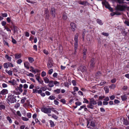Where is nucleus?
<instances>
[{
	"label": "nucleus",
	"mask_w": 129,
	"mask_h": 129,
	"mask_svg": "<svg viewBox=\"0 0 129 129\" xmlns=\"http://www.w3.org/2000/svg\"><path fill=\"white\" fill-rule=\"evenodd\" d=\"M49 84L48 85V86L50 87H52L54 86V85L53 84V81H50L49 82Z\"/></svg>",
	"instance_id": "18"
},
{
	"label": "nucleus",
	"mask_w": 129,
	"mask_h": 129,
	"mask_svg": "<svg viewBox=\"0 0 129 129\" xmlns=\"http://www.w3.org/2000/svg\"><path fill=\"white\" fill-rule=\"evenodd\" d=\"M53 72V70L51 69L49 70L48 71V73L49 75H51Z\"/></svg>",
	"instance_id": "50"
},
{
	"label": "nucleus",
	"mask_w": 129,
	"mask_h": 129,
	"mask_svg": "<svg viewBox=\"0 0 129 129\" xmlns=\"http://www.w3.org/2000/svg\"><path fill=\"white\" fill-rule=\"evenodd\" d=\"M23 87V85L22 84H19V86L17 87L18 90L21 93L23 91V90L22 89Z\"/></svg>",
	"instance_id": "15"
},
{
	"label": "nucleus",
	"mask_w": 129,
	"mask_h": 129,
	"mask_svg": "<svg viewBox=\"0 0 129 129\" xmlns=\"http://www.w3.org/2000/svg\"><path fill=\"white\" fill-rule=\"evenodd\" d=\"M21 118L23 120L25 121H27L29 120L28 118L24 117H21Z\"/></svg>",
	"instance_id": "42"
},
{
	"label": "nucleus",
	"mask_w": 129,
	"mask_h": 129,
	"mask_svg": "<svg viewBox=\"0 0 129 129\" xmlns=\"http://www.w3.org/2000/svg\"><path fill=\"white\" fill-rule=\"evenodd\" d=\"M8 91L6 89H4L1 91V93L2 95H5L8 93Z\"/></svg>",
	"instance_id": "14"
},
{
	"label": "nucleus",
	"mask_w": 129,
	"mask_h": 129,
	"mask_svg": "<svg viewBox=\"0 0 129 129\" xmlns=\"http://www.w3.org/2000/svg\"><path fill=\"white\" fill-rule=\"evenodd\" d=\"M20 80L21 83H26V81L25 79H20Z\"/></svg>",
	"instance_id": "47"
},
{
	"label": "nucleus",
	"mask_w": 129,
	"mask_h": 129,
	"mask_svg": "<svg viewBox=\"0 0 129 129\" xmlns=\"http://www.w3.org/2000/svg\"><path fill=\"white\" fill-rule=\"evenodd\" d=\"M74 92H75L76 91H78L79 90V89L77 87L75 86L74 87Z\"/></svg>",
	"instance_id": "56"
},
{
	"label": "nucleus",
	"mask_w": 129,
	"mask_h": 129,
	"mask_svg": "<svg viewBox=\"0 0 129 129\" xmlns=\"http://www.w3.org/2000/svg\"><path fill=\"white\" fill-rule=\"evenodd\" d=\"M16 97H8L7 99L10 102L13 103L16 101Z\"/></svg>",
	"instance_id": "8"
},
{
	"label": "nucleus",
	"mask_w": 129,
	"mask_h": 129,
	"mask_svg": "<svg viewBox=\"0 0 129 129\" xmlns=\"http://www.w3.org/2000/svg\"><path fill=\"white\" fill-rule=\"evenodd\" d=\"M75 104L77 106H80L81 104V103L80 102H75Z\"/></svg>",
	"instance_id": "55"
},
{
	"label": "nucleus",
	"mask_w": 129,
	"mask_h": 129,
	"mask_svg": "<svg viewBox=\"0 0 129 129\" xmlns=\"http://www.w3.org/2000/svg\"><path fill=\"white\" fill-rule=\"evenodd\" d=\"M22 62V60L21 59H19L17 60V64H20Z\"/></svg>",
	"instance_id": "43"
},
{
	"label": "nucleus",
	"mask_w": 129,
	"mask_h": 129,
	"mask_svg": "<svg viewBox=\"0 0 129 129\" xmlns=\"http://www.w3.org/2000/svg\"><path fill=\"white\" fill-rule=\"evenodd\" d=\"M2 15L3 17H7L8 14L6 13H3Z\"/></svg>",
	"instance_id": "62"
},
{
	"label": "nucleus",
	"mask_w": 129,
	"mask_h": 129,
	"mask_svg": "<svg viewBox=\"0 0 129 129\" xmlns=\"http://www.w3.org/2000/svg\"><path fill=\"white\" fill-rule=\"evenodd\" d=\"M78 33H76L74 37V40L75 42H77L78 41Z\"/></svg>",
	"instance_id": "28"
},
{
	"label": "nucleus",
	"mask_w": 129,
	"mask_h": 129,
	"mask_svg": "<svg viewBox=\"0 0 129 129\" xmlns=\"http://www.w3.org/2000/svg\"><path fill=\"white\" fill-rule=\"evenodd\" d=\"M84 101L83 102L84 103H86V104H88L89 103V101L88 100L84 98Z\"/></svg>",
	"instance_id": "38"
},
{
	"label": "nucleus",
	"mask_w": 129,
	"mask_h": 129,
	"mask_svg": "<svg viewBox=\"0 0 129 129\" xmlns=\"http://www.w3.org/2000/svg\"><path fill=\"white\" fill-rule=\"evenodd\" d=\"M60 102L63 104L66 103V101L64 99H61L60 100Z\"/></svg>",
	"instance_id": "58"
},
{
	"label": "nucleus",
	"mask_w": 129,
	"mask_h": 129,
	"mask_svg": "<svg viewBox=\"0 0 129 129\" xmlns=\"http://www.w3.org/2000/svg\"><path fill=\"white\" fill-rule=\"evenodd\" d=\"M87 50H84V52L83 53V59H85L86 58V52Z\"/></svg>",
	"instance_id": "27"
},
{
	"label": "nucleus",
	"mask_w": 129,
	"mask_h": 129,
	"mask_svg": "<svg viewBox=\"0 0 129 129\" xmlns=\"http://www.w3.org/2000/svg\"><path fill=\"white\" fill-rule=\"evenodd\" d=\"M78 70H80L82 72H85L86 71V67L84 66H80L78 69Z\"/></svg>",
	"instance_id": "5"
},
{
	"label": "nucleus",
	"mask_w": 129,
	"mask_h": 129,
	"mask_svg": "<svg viewBox=\"0 0 129 129\" xmlns=\"http://www.w3.org/2000/svg\"><path fill=\"white\" fill-rule=\"evenodd\" d=\"M23 88L24 89L27 88L28 87V85L27 84H24L23 86Z\"/></svg>",
	"instance_id": "57"
},
{
	"label": "nucleus",
	"mask_w": 129,
	"mask_h": 129,
	"mask_svg": "<svg viewBox=\"0 0 129 129\" xmlns=\"http://www.w3.org/2000/svg\"><path fill=\"white\" fill-rule=\"evenodd\" d=\"M16 114L18 116H19L20 117H21V114L19 111H17L16 112Z\"/></svg>",
	"instance_id": "41"
},
{
	"label": "nucleus",
	"mask_w": 129,
	"mask_h": 129,
	"mask_svg": "<svg viewBox=\"0 0 129 129\" xmlns=\"http://www.w3.org/2000/svg\"><path fill=\"white\" fill-rule=\"evenodd\" d=\"M55 97L53 95H51L50 96L49 98L48 99H50L51 100H54L55 98Z\"/></svg>",
	"instance_id": "34"
},
{
	"label": "nucleus",
	"mask_w": 129,
	"mask_h": 129,
	"mask_svg": "<svg viewBox=\"0 0 129 129\" xmlns=\"http://www.w3.org/2000/svg\"><path fill=\"white\" fill-rule=\"evenodd\" d=\"M54 92L55 93H59L60 92V89H56L54 90Z\"/></svg>",
	"instance_id": "33"
},
{
	"label": "nucleus",
	"mask_w": 129,
	"mask_h": 129,
	"mask_svg": "<svg viewBox=\"0 0 129 129\" xmlns=\"http://www.w3.org/2000/svg\"><path fill=\"white\" fill-rule=\"evenodd\" d=\"M27 116L29 118H30L31 116V114L30 113H27L26 114Z\"/></svg>",
	"instance_id": "39"
},
{
	"label": "nucleus",
	"mask_w": 129,
	"mask_h": 129,
	"mask_svg": "<svg viewBox=\"0 0 129 129\" xmlns=\"http://www.w3.org/2000/svg\"><path fill=\"white\" fill-rule=\"evenodd\" d=\"M67 18V16L65 13H63V15L62 18L63 20H66Z\"/></svg>",
	"instance_id": "32"
},
{
	"label": "nucleus",
	"mask_w": 129,
	"mask_h": 129,
	"mask_svg": "<svg viewBox=\"0 0 129 129\" xmlns=\"http://www.w3.org/2000/svg\"><path fill=\"white\" fill-rule=\"evenodd\" d=\"M5 57L9 61H11V57L6 54L5 56Z\"/></svg>",
	"instance_id": "20"
},
{
	"label": "nucleus",
	"mask_w": 129,
	"mask_h": 129,
	"mask_svg": "<svg viewBox=\"0 0 129 129\" xmlns=\"http://www.w3.org/2000/svg\"><path fill=\"white\" fill-rule=\"evenodd\" d=\"M46 75V73L44 71H43L42 72L41 76L42 77H44Z\"/></svg>",
	"instance_id": "52"
},
{
	"label": "nucleus",
	"mask_w": 129,
	"mask_h": 129,
	"mask_svg": "<svg viewBox=\"0 0 129 129\" xmlns=\"http://www.w3.org/2000/svg\"><path fill=\"white\" fill-rule=\"evenodd\" d=\"M104 90L106 93H108L109 91V89L107 87H105L104 88Z\"/></svg>",
	"instance_id": "45"
},
{
	"label": "nucleus",
	"mask_w": 129,
	"mask_h": 129,
	"mask_svg": "<svg viewBox=\"0 0 129 129\" xmlns=\"http://www.w3.org/2000/svg\"><path fill=\"white\" fill-rule=\"evenodd\" d=\"M15 94H16L15 91H13L12 92H11V93L10 94H9L8 97H16V96H15Z\"/></svg>",
	"instance_id": "16"
},
{
	"label": "nucleus",
	"mask_w": 129,
	"mask_h": 129,
	"mask_svg": "<svg viewBox=\"0 0 129 129\" xmlns=\"http://www.w3.org/2000/svg\"><path fill=\"white\" fill-rule=\"evenodd\" d=\"M15 58L16 59H18L20 58L21 56V53H16L15 55Z\"/></svg>",
	"instance_id": "12"
},
{
	"label": "nucleus",
	"mask_w": 129,
	"mask_h": 129,
	"mask_svg": "<svg viewBox=\"0 0 129 129\" xmlns=\"http://www.w3.org/2000/svg\"><path fill=\"white\" fill-rule=\"evenodd\" d=\"M78 41H77V42H75L74 43V49H75L76 50H77V47H78Z\"/></svg>",
	"instance_id": "37"
},
{
	"label": "nucleus",
	"mask_w": 129,
	"mask_h": 129,
	"mask_svg": "<svg viewBox=\"0 0 129 129\" xmlns=\"http://www.w3.org/2000/svg\"><path fill=\"white\" fill-rule=\"evenodd\" d=\"M43 79L46 83H48L49 82V80L47 77H45L43 78Z\"/></svg>",
	"instance_id": "19"
},
{
	"label": "nucleus",
	"mask_w": 129,
	"mask_h": 129,
	"mask_svg": "<svg viewBox=\"0 0 129 129\" xmlns=\"http://www.w3.org/2000/svg\"><path fill=\"white\" fill-rule=\"evenodd\" d=\"M123 123L124 124L126 125H128L129 124V122L126 120H124L123 122Z\"/></svg>",
	"instance_id": "46"
},
{
	"label": "nucleus",
	"mask_w": 129,
	"mask_h": 129,
	"mask_svg": "<svg viewBox=\"0 0 129 129\" xmlns=\"http://www.w3.org/2000/svg\"><path fill=\"white\" fill-rule=\"evenodd\" d=\"M96 21L100 25H102L103 24V23L102 22V21L101 20L99 19H97L96 20Z\"/></svg>",
	"instance_id": "21"
},
{
	"label": "nucleus",
	"mask_w": 129,
	"mask_h": 129,
	"mask_svg": "<svg viewBox=\"0 0 129 129\" xmlns=\"http://www.w3.org/2000/svg\"><path fill=\"white\" fill-rule=\"evenodd\" d=\"M89 104L87 105V107L88 108L93 109L94 108V105L97 104V102L93 98L89 99Z\"/></svg>",
	"instance_id": "1"
},
{
	"label": "nucleus",
	"mask_w": 129,
	"mask_h": 129,
	"mask_svg": "<svg viewBox=\"0 0 129 129\" xmlns=\"http://www.w3.org/2000/svg\"><path fill=\"white\" fill-rule=\"evenodd\" d=\"M28 60L30 63H32L34 61V58L32 57H29L28 58Z\"/></svg>",
	"instance_id": "26"
},
{
	"label": "nucleus",
	"mask_w": 129,
	"mask_h": 129,
	"mask_svg": "<svg viewBox=\"0 0 129 129\" xmlns=\"http://www.w3.org/2000/svg\"><path fill=\"white\" fill-rule=\"evenodd\" d=\"M26 99V98L25 97H23L22 98V99L21 100V102L22 104H23L24 102L25 101Z\"/></svg>",
	"instance_id": "35"
},
{
	"label": "nucleus",
	"mask_w": 129,
	"mask_h": 129,
	"mask_svg": "<svg viewBox=\"0 0 129 129\" xmlns=\"http://www.w3.org/2000/svg\"><path fill=\"white\" fill-rule=\"evenodd\" d=\"M14 28V33H15L17 31V27L16 26H13Z\"/></svg>",
	"instance_id": "61"
},
{
	"label": "nucleus",
	"mask_w": 129,
	"mask_h": 129,
	"mask_svg": "<svg viewBox=\"0 0 129 129\" xmlns=\"http://www.w3.org/2000/svg\"><path fill=\"white\" fill-rule=\"evenodd\" d=\"M64 85L66 87L68 88L69 87V85L68 83L67 82H65L64 83Z\"/></svg>",
	"instance_id": "48"
},
{
	"label": "nucleus",
	"mask_w": 129,
	"mask_h": 129,
	"mask_svg": "<svg viewBox=\"0 0 129 129\" xmlns=\"http://www.w3.org/2000/svg\"><path fill=\"white\" fill-rule=\"evenodd\" d=\"M4 28L5 29H6L7 31H10V32H11V30L9 28L8 26H5Z\"/></svg>",
	"instance_id": "44"
},
{
	"label": "nucleus",
	"mask_w": 129,
	"mask_h": 129,
	"mask_svg": "<svg viewBox=\"0 0 129 129\" xmlns=\"http://www.w3.org/2000/svg\"><path fill=\"white\" fill-rule=\"evenodd\" d=\"M70 25L71 28L72 29L73 31H74L76 29V24L74 23L71 22Z\"/></svg>",
	"instance_id": "9"
},
{
	"label": "nucleus",
	"mask_w": 129,
	"mask_h": 129,
	"mask_svg": "<svg viewBox=\"0 0 129 129\" xmlns=\"http://www.w3.org/2000/svg\"><path fill=\"white\" fill-rule=\"evenodd\" d=\"M3 43L4 45H6L8 47H9V44L6 41H5L4 40L3 41Z\"/></svg>",
	"instance_id": "51"
},
{
	"label": "nucleus",
	"mask_w": 129,
	"mask_h": 129,
	"mask_svg": "<svg viewBox=\"0 0 129 129\" xmlns=\"http://www.w3.org/2000/svg\"><path fill=\"white\" fill-rule=\"evenodd\" d=\"M52 107L47 108L46 107H43L41 109V111L45 113L48 114L51 113Z\"/></svg>",
	"instance_id": "2"
},
{
	"label": "nucleus",
	"mask_w": 129,
	"mask_h": 129,
	"mask_svg": "<svg viewBox=\"0 0 129 129\" xmlns=\"http://www.w3.org/2000/svg\"><path fill=\"white\" fill-rule=\"evenodd\" d=\"M121 99L122 101H125L127 99L126 96V95H124L121 96Z\"/></svg>",
	"instance_id": "25"
},
{
	"label": "nucleus",
	"mask_w": 129,
	"mask_h": 129,
	"mask_svg": "<svg viewBox=\"0 0 129 129\" xmlns=\"http://www.w3.org/2000/svg\"><path fill=\"white\" fill-rule=\"evenodd\" d=\"M95 124L94 121L90 120L88 121L87 126L88 128H91L92 127H94Z\"/></svg>",
	"instance_id": "3"
},
{
	"label": "nucleus",
	"mask_w": 129,
	"mask_h": 129,
	"mask_svg": "<svg viewBox=\"0 0 129 129\" xmlns=\"http://www.w3.org/2000/svg\"><path fill=\"white\" fill-rule=\"evenodd\" d=\"M105 5L106 7L107 8H108L110 11L111 12L113 11V9L110 7V6L108 4L107 2H106L105 3Z\"/></svg>",
	"instance_id": "17"
},
{
	"label": "nucleus",
	"mask_w": 129,
	"mask_h": 129,
	"mask_svg": "<svg viewBox=\"0 0 129 129\" xmlns=\"http://www.w3.org/2000/svg\"><path fill=\"white\" fill-rule=\"evenodd\" d=\"M106 83V82H105L104 81H102L101 82V83H100V85H102L104 84H105Z\"/></svg>",
	"instance_id": "64"
},
{
	"label": "nucleus",
	"mask_w": 129,
	"mask_h": 129,
	"mask_svg": "<svg viewBox=\"0 0 129 129\" xmlns=\"http://www.w3.org/2000/svg\"><path fill=\"white\" fill-rule=\"evenodd\" d=\"M117 8L118 10L120 11H122L125 10L126 8V7L124 5H117Z\"/></svg>",
	"instance_id": "6"
},
{
	"label": "nucleus",
	"mask_w": 129,
	"mask_h": 129,
	"mask_svg": "<svg viewBox=\"0 0 129 129\" xmlns=\"http://www.w3.org/2000/svg\"><path fill=\"white\" fill-rule=\"evenodd\" d=\"M35 76L36 77V79L38 81V82L42 85H43V81L41 79H40V76H37V75H35Z\"/></svg>",
	"instance_id": "10"
},
{
	"label": "nucleus",
	"mask_w": 129,
	"mask_h": 129,
	"mask_svg": "<svg viewBox=\"0 0 129 129\" xmlns=\"http://www.w3.org/2000/svg\"><path fill=\"white\" fill-rule=\"evenodd\" d=\"M47 65L49 68H51L53 66V61L51 58H49Z\"/></svg>",
	"instance_id": "4"
},
{
	"label": "nucleus",
	"mask_w": 129,
	"mask_h": 129,
	"mask_svg": "<svg viewBox=\"0 0 129 129\" xmlns=\"http://www.w3.org/2000/svg\"><path fill=\"white\" fill-rule=\"evenodd\" d=\"M8 82L10 83H11L12 85H14L15 84V81L14 80H13V81L10 80L8 81Z\"/></svg>",
	"instance_id": "30"
},
{
	"label": "nucleus",
	"mask_w": 129,
	"mask_h": 129,
	"mask_svg": "<svg viewBox=\"0 0 129 129\" xmlns=\"http://www.w3.org/2000/svg\"><path fill=\"white\" fill-rule=\"evenodd\" d=\"M53 84L56 85L57 86H58L59 84V82L57 81H55L54 82H53Z\"/></svg>",
	"instance_id": "49"
},
{
	"label": "nucleus",
	"mask_w": 129,
	"mask_h": 129,
	"mask_svg": "<svg viewBox=\"0 0 129 129\" xmlns=\"http://www.w3.org/2000/svg\"><path fill=\"white\" fill-rule=\"evenodd\" d=\"M52 118H54L55 119H57L58 118V117L56 116V115L53 114L52 116Z\"/></svg>",
	"instance_id": "54"
},
{
	"label": "nucleus",
	"mask_w": 129,
	"mask_h": 129,
	"mask_svg": "<svg viewBox=\"0 0 129 129\" xmlns=\"http://www.w3.org/2000/svg\"><path fill=\"white\" fill-rule=\"evenodd\" d=\"M90 67L91 68H93L94 67L95 62V59L94 58H92L90 61Z\"/></svg>",
	"instance_id": "7"
},
{
	"label": "nucleus",
	"mask_w": 129,
	"mask_h": 129,
	"mask_svg": "<svg viewBox=\"0 0 129 129\" xmlns=\"http://www.w3.org/2000/svg\"><path fill=\"white\" fill-rule=\"evenodd\" d=\"M12 43L15 44H16L17 43V41H16L13 38H12Z\"/></svg>",
	"instance_id": "60"
},
{
	"label": "nucleus",
	"mask_w": 129,
	"mask_h": 129,
	"mask_svg": "<svg viewBox=\"0 0 129 129\" xmlns=\"http://www.w3.org/2000/svg\"><path fill=\"white\" fill-rule=\"evenodd\" d=\"M43 52L46 54L47 55L48 54V52L46 49H45L43 50Z\"/></svg>",
	"instance_id": "63"
},
{
	"label": "nucleus",
	"mask_w": 129,
	"mask_h": 129,
	"mask_svg": "<svg viewBox=\"0 0 129 129\" xmlns=\"http://www.w3.org/2000/svg\"><path fill=\"white\" fill-rule=\"evenodd\" d=\"M7 120L9 121L10 123H11L12 122V121L11 118L9 116H8L6 117Z\"/></svg>",
	"instance_id": "24"
},
{
	"label": "nucleus",
	"mask_w": 129,
	"mask_h": 129,
	"mask_svg": "<svg viewBox=\"0 0 129 129\" xmlns=\"http://www.w3.org/2000/svg\"><path fill=\"white\" fill-rule=\"evenodd\" d=\"M51 111L57 115H58L59 114V113L58 112V111L56 110L53 107H52Z\"/></svg>",
	"instance_id": "29"
},
{
	"label": "nucleus",
	"mask_w": 129,
	"mask_h": 129,
	"mask_svg": "<svg viewBox=\"0 0 129 129\" xmlns=\"http://www.w3.org/2000/svg\"><path fill=\"white\" fill-rule=\"evenodd\" d=\"M72 83L74 86H76V82L75 80H73L72 81Z\"/></svg>",
	"instance_id": "53"
},
{
	"label": "nucleus",
	"mask_w": 129,
	"mask_h": 129,
	"mask_svg": "<svg viewBox=\"0 0 129 129\" xmlns=\"http://www.w3.org/2000/svg\"><path fill=\"white\" fill-rule=\"evenodd\" d=\"M116 87V85L115 84H112L109 86V88L111 89H114Z\"/></svg>",
	"instance_id": "31"
},
{
	"label": "nucleus",
	"mask_w": 129,
	"mask_h": 129,
	"mask_svg": "<svg viewBox=\"0 0 129 129\" xmlns=\"http://www.w3.org/2000/svg\"><path fill=\"white\" fill-rule=\"evenodd\" d=\"M4 67L5 68H8L9 66V62L8 63H5L4 64Z\"/></svg>",
	"instance_id": "22"
},
{
	"label": "nucleus",
	"mask_w": 129,
	"mask_h": 129,
	"mask_svg": "<svg viewBox=\"0 0 129 129\" xmlns=\"http://www.w3.org/2000/svg\"><path fill=\"white\" fill-rule=\"evenodd\" d=\"M50 125H51V127H54L55 125L54 124V122L52 121V120H50Z\"/></svg>",
	"instance_id": "36"
},
{
	"label": "nucleus",
	"mask_w": 129,
	"mask_h": 129,
	"mask_svg": "<svg viewBox=\"0 0 129 129\" xmlns=\"http://www.w3.org/2000/svg\"><path fill=\"white\" fill-rule=\"evenodd\" d=\"M51 13L53 17H55L56 15L55 10L54 8H51Z\"/></svg>",
	"instance_id": "11"
},
{
	"label": "nucleus",
	"mask_w": 129,
	"mask_h": 129,
	"mask_svg": "<svg viewBox=\"0 0 129 129\" xmlns=\"http://www.w3.org/2000/svg\"><path fill=\"white\" fill-rule=\"evenodd\" d=\"M6 72L9 75L11 76L12 75V72L11 71H8L7 70H5Z\"/></svg>",
	"instance_id": "23"
},
{
	"label": "nucleus",
	"mask_w": 129,
	"mask_h": 129,
	"mask_svg": "<svg viewBox=\"0 0 129 129\" xmlns=\"http://www.w3.org/2000/svg\"><path fill=\"white\" fill-rule=\"evenodd\" d=\"M115 96L114 95H112L110 96V98L111 100H113L114 99Z\"/></svg>",
	"instance_id": "59"
},
{
	"label": "nucleus",
	"mask_w": 129,
	"mask_h": 129,
	"mask_svg": "<svg viewBox=\"0 0 129 129\" xmlns=\"http://www.w3.org/2000/svg\"><path fill=\"white\" fill-rule=\"evenodd\" d=\"M24 65L25 67L27 69L29 68V63L27 61L25 62L24 63Z\"/></svg>",
	"instance_id": "13"
},
{
	"label": "nucleus",
	"mask_w": 129,
	"mask_h": 129,
	"mask_svg": "<svg viewBox=\"0 0 129 129\" xmlns=\"http://www.w3.org/2000/svg\"><path fill=\"white\" fill-rule=\"evenodd\" d=\"M95 75L97 77L100 76L101 75V74L100 72H98L96 73L95 74Z\"/></svg>",
	"instance_id": "40"
}]
</instances>
